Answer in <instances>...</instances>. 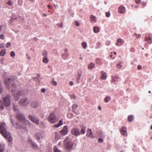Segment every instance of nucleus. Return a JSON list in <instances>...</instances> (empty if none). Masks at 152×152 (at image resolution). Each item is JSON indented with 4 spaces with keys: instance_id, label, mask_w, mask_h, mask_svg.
<instances>
[{
    "instance_id": "obj_1",
    "label": "nucleus",
    "mask_w": 152,
    "mask_h": 152,
    "mask_svg": "<svg viewBox=\"0 0 152 152\" xmlns=\"http://www.w3.org/2000/svg\"><path fill=\"white\" fill-rule=\"evenodd\" d=\"M7 127L5 123L1 122L0 123V133L8 141L9 145L12 144L13 139L10 133L7 131Z\"/></svg>"
},
{
    "instance_id": "obj_2",
    "label": "nucleus",
    "mask_w": 152,
    "mask_h": 152,
    "mask_svg": "<svg viewBox=\"0 0 152 152\" xmlns=\"http://www.w3.org/2000/svg\"><path fill=\"white\" fill-rule=\"evenodd\" d=\"M4 83L5 86L7 88L10 89V83H11V92L12 93H15L16 91V86L12 80L11 81V79L10 78H7L5 80Z\"/></svg>"
},
{
    "instance_id": "obj_3",
    "label": "nucleus",
    "mask_w": 152,
    "mask_h": 152,
    "mask_svg": "<svg viewBox=\"0 0 152 152\" xmlns=\"http://www.w3.org/2000/svg\"><path fill=\"white\" fill-rule=\"evenodd\" d=\"M64 147L67 151H70L72 150L74 142L71 138L69 137L66 138L64 140Z\"/></svg>"
},
{
    "instance_id": "obj_4",
    "label": "nucleus",
    "mask_w": 152,
    "mask_h": 152,
    "mask_svg": "<svg viewBox=\"0 0 152 152\" xmlns=\"http://www.w3.org/2000/svg\"><path fill=\"white\" fill-rule=\"evenodd\" d=\"M16 118L21 122H26L28 124H30V123L28 120H26L24 114L18 112V113L16 114Z\"/></svg>"
},
{
    "instance_id": "obj_5",
    "label": "nucleus",
    "mask_w": 152,
    "mask_h": 152,
    "mask_svg": "<svg viewBox=\"0 0 152 152\" xmlns=\"http://www.w3.org/2000/svg\"><path fill=\"white\" fill-rule=\"evenodd\" d=\"M48 120L50 123L54 124L58 121V119L56 116L54 112H53L49 114Z\"/></svg>"
},
{
    "instance_id": "obj_6",
    "label": "nucleus",
    "mask_w": 152,
    "mask_h": 152,
    "mask_svg": "<svg viewBox=\"0 0 152 152\" xmlns=\"http://www.w3.org/2000/svg\"><path fill=\"white\" fill-rule=\"evenodd\" d=\"M2 101L4 105L6 107L10 106L11 104L10 98V96H7L6 97L3 98Z\"/></svg>"
},
{
    "instance_id": "obj_7",
    "label": "nucleus",
    "mask_w": 152,
    "mask_h": 152,
    "mask_svg": "<svg viewBox=\"0 0 152 152\" xmlns=\"http://www.w3.org/2000/svg\"><path fill=\"white\" fill-rule=\"evenodd\" d=\"M71 133L72 135L77 137L80 135V130L79 128H73L71 130Z\"/></svg>"
},
{
    "instance_id": "obj_8",
    "label": "nucleus",
    "mask_w": 152,
    "mask_h": 152,
    "mask_svg": "<svg viewBox=\"0 0 152 152\" xmlns=\"http://www.w3.org/2000/svg\"><path fill=\"white\" fill-rule=\"evenodd\" d=\"M29 119L32 121V122L34 123L37 125L39 124V120L37 118H35L34 116V115L32 116L31 115H30L28 116Z\"/></svg>"
},
{
    "instance_id": "obj_9",
    "label": "nucleus",
    "mask_w": 152,
    "mask_h": 152,
    "mask_svg": "<svg viewBox=\"0 0 152 152\" xmlns=\"http://www.w3.org/2000/svg\"><path fill=\"white\" fill-rule=\"evenodd\" d=\"M19 103L21 106H26L29 103L28 100L26 98L22 99L19 102Z\"/></svg>"
},
{
    "instance_id": "obj_10",
    "label": "nucleus",
    "mask_w": 152,
    "mask_h": 152,
    "mask_svg": "<svg viewBox=\"0 0 152 152\" xmlns=\"http://www.w3.org/2000/svg\"><path fill=\"white\" fill-rule=\"evenodd\" d=\"M10 120L11 123L14 127L16 129H20L21 128V126L18 124V123L16 122L15 124V120L14 119H12L11 117L10 118Z\"/></svg>"
},
{
    "instance_id": "obj_11",
    "label": "nucleus",
    "mask_w": 152,
    "mask_h": 152,
    "mask_svg": "<svg viewBox=\"0 0 152 152\" xmlns=\"http://www.w3.org/2000/svg\"><path fill=\"white\" fill-rule=\"evenodd\" d=\"M68 132V128L66 126H64L63 129L60 131L61 134L62 135H66Z\"/></svg>"
},
{
    "instance_id": "obj_12",
    "label": "nucleus",
    "mask_w": 152,
    "mask_h": 152,
    "mask_svg": "<svg viewBox=\"0 0 152 152\" xmlns=\"http://www.w3.org/2000/svg\"><path fill=\"white\" fill-rule=\"evenodd\" d=\"M35 137L38 142L43 138V134L40 132H38L35 134Z\"/></svg>"
},
{
    "instance_id": "obj_13",
    "label": "nucleus",
    "mask_w": 152,
    "mask_h": 152,
    "mask_svg": "<svg viewBox=\"0 0 152 152\" xmlns=\"http://www.w3.org/2000/svg\"><path fill=\"white\" fill-rule=\"evenodd\" d=\"M120 130L121 135L124 136H126L127 134V129L125 127L123 126L120 129Z\"/></svg>"
},
{
    "instance_id": "obj_14",
    "label": "nucleus",
    "mask_w": 152,
    "mask_h": 152,
    "mask_svg": "<svg viewBox=\"0 0 152 152\" xmlns=\"http://www.w3.org/2000/svg\"><path fill=\"white\" fill-rule=\"evenodd\" d=\"M118 12L121 14H124L126 12V9L123 6H120L118 8Z\"/></svg>"
},
{
    "instance_id": "obj_15",
    "label": "nucleus",
    "mask_w": 152,
    "mask_h": 152,
    "mask_svg": "<svg viewBox=\"0 0 152 152\" xmlns=\"http://www.w3.org/2000/svg\"><path fill=\"white\" fill-rule=\"evenodd\" d=\"M68 50L67 49H65L64 50V53L61 55L62 58L64 59H66L68 56Z\"/></svg>"
},
{
    "instance_id": "obj_16",
    "label": "nucleus",
    "mask_w": 152,
    "mask_h": 152,
    "mask_svg": "<svg viewBox=\"0 0 152 152\" xmlns=\"http://www.w3.org/2000/svg\"><path fill=\"white\" fill-rule=\"evenodd\" d=\"M120 79L119 77L117 76H115L112 77V83H116L118 81H120Z\"/></svg>"
},
{
    "instance_id": "obj_17",
    "label": "nucleus",
    "mask_w": 152,
    "mask_h": 152,
    "mask_svg": "<svg viewBox=\"0 0 152 152\" xmlns=\"http://www.w3.org/2000/svg\"><path fill=\"white\" fill-rule=\"evenodd\" d=\"M81 130L80 132V134H84L85 133L86 127L85 126L82 125L80 126Z\"/></svg>"
},
{
    "instance_id": "obj_18",
    "label": "nucleus",
    "mask_w": 152,
    "mask_h": 152,
    "mask_svg": "<svg viewBox=\"0 0 152 152\" xmlns=\"http://www.w3.org/2000/svg\"><path fill=\"white\" fill-rule=\"evenodd\" d=\"M28 142L32 145L33 148H35L37 147V144L33 142L31 139H30L28 140Z\"/></svg>"
},
{
    "instance_id": "obj_19",
    "label": "nucleus",
    "mask_w": 152,
    "mask_h": 152,
    "mask_svg": "<svg viewBox=\"0 0 152 152\" xmlns=\"http://www.w3.org/2000/svg\"><path fill=\"white\" fill-rule=\"evenodd\" d=\"M5 149V147L4 144L0 143V152H4Z\"/></svg>"
},
{
    "instance_id": "obj_20",
    "label": "nucleus",
    "mask_w": 152,
    "mask_h": 152,
    "mask_svg": "<svg viewBox=\"0 0 152 152\" xmlns=\"http://www.w3.org/2000/svg\"><path fill=\"white\" fill-rule=\"evenodd\" d=\"M63 120L62 119L60 120L58 123L57 124H54V126L56 128H58L63 124Z\"/></svg>"
},
{
    "instance_id": "obj_21",
    "label": "nucleus",
    "mask_w": 152,
    "mask_h": 152,
    "mask_svg": "<svg viewBox=\"0 0 152 152\" xmlns=\"http://www.w3.org/2000/svg\"><path fill=\"white\" fill-rule=\"evenodd\" d=\"M117 42L116 44V45H120L123 43L124 41L121 39L119 38L117 40Z\"/></svg>"
},
{
    "instance_id": "obj_22",
    "label": "nucleus",
    "mask_w": 152,
    "mask_h": 152,
    "mask_svg": "<svg viewBox=\"0 0 152 152\" xmlns=\"http://www.w3.org/2000/svg\"><path fill=\"white\" fill-rule=\"evenodd\" d=\"M82 74V73L81 72H77V77L76 79V81L77 82V83H78V82L79 81V80L80 79L81 75Z\"/></svg>"
},
{
    "instance_id": "obj_23",
    "label": "nucleus",
    "mask_w": 152,
    "mask_h": 152,
    "mask_svg": "<svg viewBox=\"0 0 152 152\" xmlns=\"http://www.w3.org/2000/svg\"><path fill=\"white\" fill-rule=\"evenodd\" d=\"M87 135H88V132H90V133L88 135L89 136L92 137V138H94V137L93 136V134H92V132H91V129L89 128H88L87 129Z\"/></svg>"
},
{
    "instance_id": "obj_24",
    "label": "nucleus",
    "mask_w": 152,
    "mask_h": 152,
    "mask_svg": "<svg viewBox=\"0 0 152 152\" xmlns=\"http://www.w3.org/2000/svg\"><path fill=\"white\" fill-rule=\"evenodd\" d=\"M42 62L45 64L48 63L49 62V60L48 59V57H43L42 58Z\"/></svg>"
},
{
    "instance_id": "obj_25",
    "label": "nucleus",
    "mask_w": 152,
    "mask_h": 152,
    "mask_svg": "<svg viewBox=\"0 0 152 152\" xmlns=\"http://www.w3.org/2000/svg\"><path fill=\"white\" fill-rule=\"evenodd\" d=\"M134 116L132 115L129 116L128 118V121L130 122H132L134 120Z\"/></svg>"
},
{
    "instance_id": "obj_26",
    "label": "nucleus",
    "mask_w": 152,
    "mask_h": 152,
    "mask_svg": "<svg viewBox=\"0 0 152 152\" xmlns=\"http://www.w3.org/2000/svg\"><path fill=\"white\" fill-rule=\"evenodd\" d=\"M95 67L94 64L91 63L88 65V69H92L94 68Z\"/></svg>"
},
{
    "instance_id": "obj_27",
    "label": "nucleus",
    "mask_w": 152,
    "mask_h": 152,
    "mask_svg": "<svg viewBox=\"0 0 152 152\" xmlns=\"http://www.w3.org/2000/svg\"><path fill=\"white\" fill-rule=\"evenodd\" d=\"M39 105L38 103L37 102H34L32 103L31 105L34 107H37Z\"/></svg>"
},
{
    "instance_id": "obj_28",
    "label": "nucleus",
    "mask_w": 152,
    "mask_h": 152,
    "mask_svg": "<svg viewBox=\"0 0 152 152\" xmlns=\"http://www.w3.org/2000/svg\"><path fill=\"white\" fill-rule=\"evenodd\" d=\"M145 40L148 43L151 44L152 42V39L150 37H146L145 38Z\"/></svg>"
},
{
    "instance_id": "obj_29",
    "label": "nucleus",
    "mask_w": 152,
    "mask_h": 152,
    "mask_svg": "<svg viewBox=\"0 0 152 152\" xmlns=\"http://www.w3.org/2000/svg\"><path fill=\"white\" fill-rule=\"evenodd\" d=\"M100 30L99 28L97 26H94V27L93 31L94 33H98Z\"/></svg>"
},
{
    "instance_id": "obj_30",
    "label": "nucleus",
    "mask_w": 152,
    "mask_h": 152,
    "mask_svg": "<svg viewBox=\"0 0 152 152\" xmlns=\"http://www.w3.org/2000/svg\"><path fill=\"white\" fill-rule=\"evenodd\" d=\"M102 80H105L107 77V75L105 73H104L103 72H102Z\"/></svg>"
},
{
    "instance_id": "obj_31",
    "label": "nucleus",
    "mask_w": 152,
    "mask_h": 152,
    "mask_svg": "<svg viewBox=\"0 0 152 152\" xmlns=\"http://www.w3.org/2000/svg\"><path fill=\"white\" fill-rule=\"evenodd\" d=\"M53 150L54 152H62V151L59 149L56 146L53 147Z\"/></svg>"
},
{
    "instance_id": "obj_32",
    "label": "nucleus",
    "mask_w": 152,
    "mask_h": 152,
    "mask_svg": "<svg viewBox=\"0 0 152 152\" xmlns=\"http://www.w3.org/2000/svg\"><path fill=\"white\" fill-rule=\"evenodd\" d=\"M111 98L110 96H107L104 99V101L106 102H108L110 100Z\"/></svg>"
},
{
    "instance_id": "obj_33",
    "label": "nucleus",
    "mask_w": 152,
    "mask_h": 152,
    "mask_svg": "<svg viewBox=\"0 0 152 152\" xmlns=\"http://www.w3.org/2000/svg\"><path fill=\"white\" fill-rule=\"evenodd\" d=\"M78 105L76 104H74L72 106V110H76Z\"/></svg>"
},
{
    "instance_id": "obj_34",
    "label": "nucleus",
    "mask_w": 152,
    "mask_h": 152,
    "mask_svg": "<svg viewBox=\"0 0 152 152\" xmlns=\"http://www.w3.org/2000/svg\"><path fill=\"white\" fill-rule=\"evenodd\" d=\"M91 19V20L93 21L94 22H96V17L93 15L91 16L90 17Z\"/></svg>"
},
{
    "instance_id": "obj_35",
    "label": "nucleus",
    "mask_w": 152,
    "mask_h": 152,
    "mask_svg": "<svg viewBox=\"0 0 152 152\" xmlns=\"http://www.w3.org/2000/svg\"><path fill=\"white\" fill-rule=\"evenodd\" d=\"M0 109L1 110L4 109V106L1 100H0Z\"/></svg>"
},
{
    "instance_id": "obj_36",
    "label": "nucleus",
    "mask_w": 152,
    "mask_h": 152,
    "mask_svg": "<svg viewBox=\"0 0 152 152\" xmlns=\"http://www.w3.org/2000/svg\"><path fill=\"white\" fill-rule=\"evenodd\" d=\"M6 54V51L4 50H2L0 52V56H3Z\"/></svg>"
},
{
    "instance_id": "obj_37",
    "label": "nucleus",
    "mask_w": 152,
    "mask_h": 152,
    "mask_svg": "<svg viewBox=\"0 0 152 152\" xmlns=\"http://www.w3.org/2000/svg\"><path fill=\"white\" fill-rule=\"evenodd\" d=\"M99 136V137H102V138H104L105 137V135L101 131L99 132L98 134Z\"/></svg>"
},
{
    "instance_id": "obj_38",
    "label": "nucleus",
    "mask_w": 152,
    "mask_h": 152,
    "mask_svg": "<svg viewBox=\"0 0 152 152\" xmlns=\"http://www.w3.org/2000/svg\"><path fill=\"white\" fill-rule=\"evenodd\" d=\"M6 28V26L5 25H2L0 26V31L2 30H5Z\"/></svg>"
},
{
    "instance_id": "obj_39",
    "label": "nucleus",
    "mask_w": 152,
    "mask_h": 152,
    "mask_svg": "<svg viewBox=\"0 0 152 152\" xmlns=\"http://www.w3.org/2000/svg\"><path fill=\"white\" fill-rule=\"evenodd\" d=\"M42 54L43 57H48V53L46 50L43 51Z\"/></svg>"
},
{
    "instance_id": "obj_40",
    "label": "nucleus",
    "mask_w": 152,
    "mask_h": 152,
    "mask_svg": "<svg viewBox=\"0 0 152 152\" xmlns=\"http://www.w3.org/2000/svg\"><path fill=\"white\" fill-rule=\"evenodd\" d=\"M87 43L86 42H84L82 44V45L84 49H85L87 46Z\"/></svg>"
},
{
    "instance_id": "obj_41",
    "label": "nucleus",
    "mask_w": 152,
    "mask_h": 152,
    "mask_svg": "<svg viewBox=\"0 0 152 152\" xmlns=\"http://www.w3.org/2000/svg\"><path fill=\"white\" fill-rule=\"evenodd\" d=\"M40 126L41 128L45 127V124L43 121H41L40 124Z\"/></svg>"
},
{
    "instance_id": "obj_42",
    "label": "nucleus",
    "mask_w": 152,
    "mask_h": 152,
    "mask_svg": "<svg viewBox=\"0 0 152 152\" xmlns=\"http://www.w3.org/2000/svg\"><path fill=\"white\" fill-rule=\"evenodd\" d=\"M51 84L52 85L56 86L57 85V82L54 80V79H53V80L51 82Z\"/></svg>"
},
{
    "instance_id": "obj_43",
    "label": "nucleus",
    "mask_w": 152,
    "mask_h": 152,
    "mask_svg": "<svg viewBox=\"0 0 152 152\" xmlns=\"http://www.w3.org/2000/svg\"><path fill=\"white\" fill-rule=\"evenodd\" d=\"M7 4L9 6H12V3L11 1L9 0Z\"/></svg>"
},
{
    "instance_id": "obj_44",
    "label": "nucleus",
    "mask_w": 152,
    "mask_h": 152,
    "mask_svg": "<svg viewBox=\"0 0 152 152\" xmlns=\"http://www.w3.org/2000/svg\"><path fill=\"white\" fill-rule=\"evenodd\" d=\"M19 96H14V99L16 101H18L19 99Z\"/></svg>"
},
{
    "instance_id": "obj_45",
    "label": "nucleus",
    "mask_w": 152,
    "mask_h": 152,
    "mask_svg": "<svg viewBox=\"0 0 152 152\" xmlns=\"http://www.w3.org/2000/svg\"><path fill=\"white\" fill-rule=\"evenodd\" d=\"M15 56V53L14 51H12L10 53V56L12 57H14Z\"/></svg>"
},
{
    "instance_id": "obj_46",
    "label": "nucleus",
    "mask_w": 152,
    "mask_h": 152,
    "mask_svg": "<svg viewBox=\"0 0 152 152\" xmlns=\"http://www.w3.org/2000/svg\"><path fill=\"white\" fill-rule=\"evenodd\" d=\"M3 91V88L1 86V83L0 82V93L1 94Z\"/></svg>"
},
{
    "instance_id": "obj_47",
    "label": "nucleus",
    "mask_w": 152,
    "mask_h": 152,
    "mask_svg": "<svg viewBox=\"0 0 152 152\" xmlns=\"http://www.w3.org/2000/svg\"><path fill=\"white\" fill-rule=\"evenodd\" d=\"M116 66L117 68L118 69H120L122 66L121 63H119L117 64Z\"/></svg>"
},
{
    "instance_id": "obj_48",
    "label": "nucleus",
    "mask_w": 152,
    "mask_h": 152,
    "mask_svg": "<svg viewBox=\"0 0 152 152\" xmlns=\"http://www.w3.org/2000/svg\"><path fill=\"white\" fill-rule=\"evenodd\" d=\"M72 111L75 114L78 115L80 114L79 112L76 110H72Z\"/></svg>"
},
{
    "instance_id": "obj_49",
    "label": "nucleus",
    "mask_w": 152,
    "mask_h": 152,
    "mask_svg": "<svg viewBox=\"0 0 152 152\" xmlns=\"http://www.w3.org/2000/svg\"><path fill=\"white\" fill-rule=\"evenodd\" d=\"M98 141L99 142L102 143L103 141V140L102 138H99L98 140Z\"/></svg>"
},
{
    "instance_id": "obj_50",
    "label": "nucleus",
    "mask_w": 152,
    "mask_h": 152,
    "mask_svg": "<svg viewBox=\"0 0 152 152\" xmlns=\"http://www.w3.org/2000/svg\"><path fill=\"white\" fill-rule=\"evenodd\" d=\"M136 3L137 4H140L141 2V0H135Z\"/></svg>"
},
{
    "instance_id": "obj_51",
    "label": "nucleus",
    "mask_w": 152,
    "mask_h": 152,
    "mask_svg": "<svg viewBox=\"0 0 152 152\" xmlns=\"http://www.w3.org/2000/svg\"><path fill=\"white\" fill-rule=\"evenodd\" d=\"M0 39H4V36L3 34H0Z\"/></svg>"
},
{
    "instance_id": "obj_52",
    "label": "nucleus",
    "mask_w": 152,
    "mask_h": 152,
    "mask_svg": "<svg viewBox=\"0 0 152 152\" xmlns=\"http://www.w3.org/2000/svg\"><path fill=\"white\" fill-rule=\"evenodd\" d=\"M110 12H107L106 13V17H109L110 16Z\"/></svg>"
},
{
    "instance_id": "obj_53",
    "label": "nucleus",
    "mask_w": 152,
    "mask_h": 152,
    "mask_svg": "<svg viewBox=\"0 0 152 152\" xmlns=\"http://www.w3.org/2000/svg\"><path fill=\"white\" fill-rule=\"evenodd\" d=\"M63 22H62L60 24L58 23L57 24V25L59 26V27L60 28H62L63 26Z\"/></svg>"
},
{
    "instance_id": "obj_54",
    "label": "nucleus",
    "mask_w": 152,
    "mask_h": 152,
    "mask_svg": "<svg viewBox=\"0 0 152 152\" xmlns=\"http://www.w3.org/2000/svg\"><path fill=\"white\" fill-rule=\"evenodd\" d=\"M11 44L10 42H8L6 45V47L9 48V47L10 46Z\"/></svg>"
},
{
    "instance_id": "obj_55",
    "label": "nucleus",
    "mask_w": 152,
    "mask_h": 152,
    "mask_svg": "<svg viewBox=\"0 0 152 152\" xmlns=\"http://www.w3.org/2000/svg\"><path fill=\"white\" fill-rule=\"evenodd\" d=\"M75 25L77 26H79L80 25V23L77 21L75 22Z\"/></svg>"
},
{
    "instance_id": "obj_56",
    "label": "nucleus",
    "mask_w": 152,
    "mask_h": 152,
    "mask_svg": "<svg viewBox=\"0 0 152 152\" xmlns=\"http://www.w3.org/2000/svg\"><path fill=\"white\" fill-rule=\"evenodd\" d=\"M17 92H18V93L17 94V95H19V94H23V93H22L23 91H18Z\"/></svg>"
},
{
    "instance_id": "obj_57",
    "label": "nucleus",
    "mask_w": 152,
    "mask_h": 152,
    "mask_svg": "<svg viewBox=\"0 0 152 152\" xmlns=\"http://www.w3.org/2000/svg\"><path fill=\"white\" fill-rule=\"evenodd\" d=\"M71 99H75L76 98L75 96H70Z\"/></svg>"
},
{
    "instance_id": "obj_58",
    "label": "nucleus",
    "mask_w": 152,
    "mask_h": 152,
    "mask_svg": "<svg viewBox=\"0 0 152 152\" xmlns=\"http://www.w3.org/2000/svg\"><path fill=\"white\" fill-rule=\"evenodd\" d=\"M142 67L141 65H138V67H137V68L138 69H139V70L141 69H142Z\"/></svg>"
},
{
    "instance_id": "obj_59",
    "label": "nucleus",
    "mask_w": 152,
    "mask_h": 152,
    "mask_svg": "<svg viewBox=\"0 0 152 152\" xmlns=\"http://www.w3.org/2000/svg\"><path fill=\"white\" fill-rule=\"evenodd\" d=\"M46 91V90L44 88H43L41 89V91L43 93H45Z\"/></svg>"
},
{
    "instance_id": "obj_60",
    "label": "nucleus",
    "mask_w": 152,
    "mask_h": 152,
    "mask_svg": "<svg viewBox=\"0 0 152 152\" xmlns=\"http://www.w3.org/2000/svg\"><path fill=\"white\" fill-rule=\"evenodd\" d=\"M135 35L137 38H139L141 37V35L135 34Z\"/></svg>"
},
{
    "instance_id": "obj_61",
    "label": "nucleus",
    "mask_w": 152,
    "mask_h": 152,
    "mask_svg": "<svg viewBox=\"0 0 152 152\" xmlns=\"http://www.w3.org/2000/svg\"><path fill=\"white\" fill-rule=\"evenodd\" d=\"M142 5L143 7H145L146 5V3L144 2L142 3Z\"/></svg>"
},
{
    "instance_id": "obj_62",
    "label": "nucleus",
    "mask_w": 152,
    "mask_h": 152,
    "mask_svg": "<svg viewBox=\"0 0 152 152\" xmlns=\"http://www.w3.org/2000/svg\"><path fill=\"white\" fill-rule=\"evenodd\" d=\"M69 84L70 86H72L73 84V82L72 81L70 82Z\"/></svg>"
},
{
    "instance_id": "obj_63",
    "label": "nucleus",
    "mask_w": 152,
    "mask_h": 152,
    "mask_svg": "<svg viewBox=\"0 0 152 152\" xmlns=\"http://www.w3.org/2000/svg\"><path fill=\"white\" fill-rule=\"evenodd\" d=\"M61 142H58V145H61Z\"/></svg>"
},
{
    "instance_id": "obj_64",
    "label": "nucleus",
    "mask_w": 152,
    "mask_h": 152,
    "mask_svg": "<svg viewBox=\"0 0 152 152\" xmlns=\"http://www.w3.org/2000/svg\"><path fill=\"white\" fill-rule=\"evenodd\" d=\"M14 110L15 111H17V109L15 107H14Z\"/></svg>"
}]
</instances>
